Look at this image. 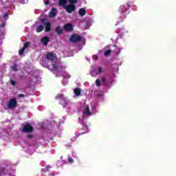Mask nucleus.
Masks as SVG:
<instances>
[{
  "label": "nucleus",
  "mask_w": 176,
  "mask_h": 176,
  "mask_svg": "<svg viewBox=\"0 0 176 176\" xmlns=\"http://www.w3.org/2000/svg\"><path fill=\"white\" fill-rule=\"evenodd\" d=\"M107 79H108V76H104L102 78V84L104 86H108V81H107Z\"/></svg>",
  "instance_id": "ddd939ff"
},
{
  "label": "nucleus",
  "mask_w": 176,
  "mask_h": 176,
  "mask_svg": "<svg viewBox=\"0 0 176 176\" xmlns=\"http://www.w3.org/2000/svg\"><path fill=\"white\" fill-rule=\"evenodd\" d=\"M69 40L72 43H78L82 41V36L78 34H74L70 36Z\"/></svg>",
  "instance_id": "f257e3e1"
},
{
  "label": "nucleus",
  "mask_w": 176,
  "mask_h": 176,
  "mask_svg": "<svg viewBox=\"0 0 176 176\" xmlns=\"http://www.w3.org/2000/svg\"><path fill=\"white\" fill-rule=\"evenodd\" d=\"M41 21L45 27V32H50L52 31V23L45 19H41Z\"/></svg>",
  "instance_id": "f03ea898"
},
{
  "label": "nucleus",
  "mask_w": 176,
  "mask_h": 176,
  "mask_svg": "<svg viewBox=\"0 0 176 176\" xmlns=\"http://www.w3.org/2000/svg\"><path fill=\"white\" fill-rule=\"evenodd\" d=\"M8 13H6V14H4V19H6V17H8Z\"/></svg>",
  "instance_id": "72a5a7b5"
},
{
  "label": "nucleus",
  "mask_w": 176,
  "mask_h": 176,
  "mask_svg": "<svg viewBox=\"0 0 176 176\" xmlns=\"http://www.w3.org/2000/svg\"><path fill=\"white\" fill-rule=\"evenodd\" d=\"M80 16H83L86 14V10L85 8H80L78 11Z\"/></svg>",
  "instance_id": "2eb2a0df"
},
{
  "label": "nucleus",
  "mask_w": 176,
  "mask_h": 176,
  "mask_svg": "<svg viewBox=\"0 0 176 176\" xmlns=\"http://www.w3.org/2000/svg\"><path fill=\"white\" fill-rule=\"evenodd\" d=\"M131 8V3H126V6H124L125 12H127V9H130Z\"/></svg>",
  "instance_id": "6ab92c4d"
},
{
  "label": "nucleus",
  "mask_w": 176,
  "mask_h": 176,
  "mask_svg": "<svg viewBox=\"0 0 176 176\" xmlns=\"http://www.w3.org/2000/svg\"><path fill=\"white\" fill-rule=\"evenodd\" d=\"M68 1L70 3V4H72V5H74V3H78V0H68Z\"/></svg>",
  "instance_id": "a878e982"
},
{
  "label": "nucleus",
  "mask_w": 176,
  "mask_h": 176,
  "mask_svg": "<svg viewBox=\"0 0 176 176\" xmlns=\"http://www.w3.org/2000/svg\"><path fill=\"white\" fill-rule=\"evenodd\" d=\"M12 71H14V72H17L19 71V69H17V64H14L12 67Z\"/></svg>",
  "instance_id": "393cba45"
},
{
  "label": "nucleus",
  "mask_w": 176,
  "mask_h": 176,
  "mask_svg": "<svg viewBox=\"0 0 176 176\" xmlns=\"http://www.w3.org/2000/svg\"><path fill=\"white\" fill-rule=\"evenodd\" d=\"M16 82L14 80H10V84L12 85V86H14L15 85H16Z\"/></svg>",
  "instance_id": "cd10ccee"
},
{
  "label": "nucleus",
  "mask_w": 176,
  "mask_h": 176,
  "mask_svg": "<svg viewBox=\"0 0 176 176\" xmlns=\"http://www.w3.org/2000/svg\"><path fill=\"white\" fill-rule=\"evenodd\" d=\"M86 115H88V116H90L91 115V112L90 111V107H89V105H87L85 107V111Z\"/></svg>",
  "instance_id": "dca6fc26"
},
{
  "label": "nucleus",
  "mask_w": 176,
  "mask_h": 176,
  "mask_svg": "<svg viewBox=\"0 0 176 176\" xmlns=\"http://www.w3.org/2000/svg\"><path fill=\"white\" fill-rule=\"evenodd\" d=\"M89 24V22H86V25Z\"/></svg>",
  "instance_id": "f704fd0d"
},
{
  "label": "nucleus",
  "mask_w": 176,
  "mask_h": 176,
  "mask_svg": "<svg viewBox=\"0 0 176 176\" xmlns=\"http://www.w3.org/2000/svg\"><path fill=\"white\" fill-rule=\"evenodd\" d=\"M17 107V100L16 98H12L10 100L8 103V108L9 109H12L13 108H16Z\"/></svg>",
  "instance_id": "7ed1b4c3"
},
{
  "label": "nucleus",
  "mask_w": 176,
  "mask_h": 176,
  "mask_svg": "<svg viewBox=\"0 0 176 176\" xmlns=\"http://www.w3.org/2000/svg\"><path fill=\"white\" fill-rule=\"evenodd\" d=\"M60 104L63 105V107H66V105H68V101H67V99L63 96V98L60 100Z\"/></svg>",
  "instance_id": "9b49d317"
},
{
  "label": "nucleus",
  "mask_w": 176,
  "mask_h": 176,
  "mask_svg": "<svg viewBox=\"0 0 176 176\" xmlns=\"http://www.w3.org/2000/svg\"><path fill=\"white\" fill-rule=\"evenodd\" d=\"M65 31L67 32H71V31H74V27L72 26V24L71 23H67L64 25L63 27Z\"/></svg>",
  "instance_id": "423d86ee"
},
{
  "label": "nucleus",
  "mask_w": 176,
  "mask_h": 176,
  "mask_svg": "<svg viewBox=\"0 0 176 176\" xmlns=\"http://www.w3.org/2000/svg\"><path fill=\"white\" fill-rule=\"evenodd\" d=\"M120 13H124V11L123 10V6H120L119 8Z\"/></svg>",
  "instance_id": "c85d7f7f"
},
{
  "label": "nucleus",
  "mask_w": 176,
  "mask_h": 176,
  "mask_svg": "<svg viewBox=\"0 0 176 176\" xmlns=\"http://www.w3.org/2000/svg\"><path fill=\"white\" fill-rule=\"evenodd\" d=\"M68 0H59L58 5L59 6H63V8L67 6V1Z\"/></svg>",
  "instance_id": "4468645a"
},
{
  "label": "nucleus",
  "mask_w": 176,
  "mask_h": 176,
  "mask_svg": "<svg viewBox=\"0 0 176 176\" xmlns=\"http://www.w3.org/2000/svg\"><path fill=\"white\" fill-rule=\"evenodd\" d=\"M74 93L75 96H76L77 97H79L82 94V91L80 90V88L77 87L74 89Z\"/></svg>",
  "instance_id": "1a4fd4ad"
},
{
  "label": "nucleus",
  "mask_w": 176,
  "mask_h": 176,
  "mask_svg": "<svg viewBox=\"0 0 176 176\" xmlns=\"http://www.w3.org/2000/svg\"><path fill=\"white\" fill-rule=\"evenodd\" d=\"M55 31H56L57 35H62V34H63V28H61L60 25H58L55 28Z\"/></svg>",
  "instance_id": "9d476101"
},
{
  "label": "nucleus",
  "mask_w": 176,
  "mask_h": 176,
  "mask_svg": "<svg viewBox=\"0 0 176 176\" xmlns=\"http://www.w3.org/2000/svg\"><path fill=\"white\" fill-rule=\"evenodd\" d=\"M43 30H45V26L40 25L36 28V32H42V31H43Z\"/></svg>",
  "instance_id": "f3484780"
},
{
  "label": "nucleus",
  "mask_w": 176,
  "mask_h": 176,
  "mask_svg": "<svg viewBox=\"0 0 176 176\" xmlns=\"http://www.w3.org/2000/svg\"><path fill=\"white\" fill-rule=\"evenodd\" d=\"M24 53H25V50L24 48H21L19 50V56H23V54H24Z\"/></svg>",
  "instance_id": "4be33fe9"
},
{
  "label": "nucleus",
  "mask_w": 176,
  "mask_h": 176,
  "mask_svg": "<svg viewBox=\"0 0 176 176\" xmlns=\"http://www.w3.org/2000/svg\"><path fill=\"white\" fill-rule=\"evenodd\" d=\"M56 14H57V10L52 8L50 12V17H56Z\"/></svg>",
  "instance_id": "f8f14e48"
},
{
  "label": "nucleus",
  "mask_w": 176,
  "mask_h": 176,
  "mask_svg": "<svg viewBox=\"0 0 176 176\" xmlns=\"http://www.w3.org/2000/svg\"><path fill=\"white\" fill-rule=\"evenodd\" d=\"M63 8L67 13H72L76 10V6H75L74 4H69L67 6H65Z\"/></svg>",
  "instance_id": "20e7f679"
},
{
  "label": "nucleus",
  "mask_w": 176,
  "mask_h": 176,
  "mask_svg": "<svg viewBox=\"0 0 176 176\" xmlns=\"http://www.w3.org/2000/svg\"><path fill=\"white\" fill-rule=\"evenodd\" d=\"M114 53H116V56L120 54V48L119 47H114L113 50Z\"/></svg>",
  "instance_id": "a211bd4d"
},
{
  "label": "nucleus",
  "mask_w": 176,
  "mask_h": 176,
  "mask_svg": "<svg viewBox=\"0 0 176 176\" xmlns=\"http://www.w3.org/2000/svg\"><path fill=\"white\" fill-rule=\"evenodd\" d=\"M30 45H31V43L26 42V43H24V45H23V48L25 49H25H27V47H28V46H30Z\"/></svg>",
  "instance_id": "b1692460"
},
{
  "label": "nucleus",
  "mask_w": 176,
  "mask_h": 176,
  "mask_svg": "<svg viewBox=\"0 0 176 176\" xmlns=\"http://www.w3.org/2000/svg\"><path fill=\"white\" fill-rule=\"evenodd\" d=\"M46 58L49 60V61H54V54L52 52H49L46 55Z\"/></svg>",
  "instance_id": "6e6552de"
},
{
  "label": "nucleus",
  "mask_w": 176,
  "mask_h": 176,
  "mask_svg": "<svg viewBox=\"0 0 176 176\" xmlns=\"http://www.w3.org/2000/svg\"><path fill=\"white\" fill-rule=\"evenodd\" d=\"M45 5H49V3H50V2L49 1V0H46V1L44 2Z\"/></svg>",
  "instance_id": "473e14b6"
},
{
  "label": "nucleus",
  "mask_w": 176,
  "mask_h": 176,
  "mask_svg": "<svg viewBox=\"0 0 176 176\" xmlns=\"http://www.w3.org/2000/svg\"><path fill=\"white\" fill-rule=\"evenodd\" d=\"M98 73L99 74H102V67H99L98 69Z\"/></svg>",
  "instance_id": "c756f323"
},
{
  "label": "nucleus",
  "mask_w": 176,
  "mask_h": 176,
  "mask_svg": "<svg viewBox=\"0 0 176 176\" xmlns=\"http://www.w3.org/2000/svg\"><path fill=\"white\" fill-rule=\"evenodd\" d=\"M111 52H112V51H111V50H107L106 52H104V56L105 57H108V56H109V54H111Z\"/></svg>",
  "instance_id": "412c9836"
},
{
  "label": "nucleus",
  "mask_w": 176,
  "mask_h": 176,
  "mask_svg": "<svg viewBox=\"0 0 176 176\" xmlns=\"http://www.w3.org/2000/svg\"><path fill=\"white\" fill-rule=\"evenodd\" d=\"M27 138H28L29 140H32L34 138V135L28 134V135H27Z\"/></svg>",
  "instance_id": "bb28decb"
},
{
  "label": "nucleus",
  "mask_w": 176,
  "mask_h": 176,
  "mask_svg": "<svg viewBox=\"0 0 176 176\" xmlns=\"http://www.w3.org/2000/svg\"><path fill=\"white\" fill-rule=\"evenodd\" d=\"M22 131L23 133H32L34 131V127L31 124H28L23 126Z\"/></svg>",
  "instance_id": "39448f33"
},
{
  "label": "nucleus",
  "mask_w": 176,
  "mask_h": 176,
  "mask_svg": "<svg viewBox=\"0 0 176 176\" xmlns=\"http://www.w3.org/2000/svg\"><path fill=\"white\" fill-rule=\"evenodd\" d=\"M50 41V39L47 36H44L41 38V43L44 45V46H47Z\"/></svg>",
  "instance_id": "0eeeda50"
},
{
  "label": "nucleus",
  "mask_w": 176,
  "mask_h": 176,
  "mask_svg": "<svg viewBox=\"0 0 176 176\" xmlns=\"http://www.w3.org/2000/svg\"><path fill=\"white\" fill-rule=\"evenodd\" d=\"M47 168H51V167H47Z\"/></svg>",
  "instance_id": "c9c22d12"
},
{
  "label": "nucleus",
  "mask_w": 176,
  "mask_h": 176,
  "mask_svg": "<svg viewBox=\"0 0 176 176\" xmlns=\"http://www.w3.org/2000/svg\"><path fill=\"white\" fill-rule=\"evenodd\" d=\"M68 162H69V163H73V162H74V159H72V158H71V157H69V158H68Z\"/></svg>",
  "instance_id": "2f4dec72"
},
{
  "label": "nucleus",
  "mask_w": 176,
  "mask_h": 176,
  "mask_svg": "<svg viewBox=\"0 0 176 176\" xmlns=\"http://www.w3.org/2000/svg\"><path fill=\"white\" fill-rule=\"evenodd\" d=\"M18 97H19V98H21L25 97V96L24 94H20L18 95Z\"/></svg>",
  "instance_id": "7c9ffc66"
},
{
  "label": "nucleus",
  "mask_w": 176,
  "mask_h": 176,
  "mask_svg": "<svg viewBox=\"0 0 176 176\" xmlns=\"http://www.w3.org/2000/svg\"><path fill=\"white\" fill-rule=\"evenodd\" d=\"M64 97V95L62 94H58L56 96V100H62V98Z\"/></svg>",
  "instance_id": "aec40b11"
},
{
  "label": "nucleus",
  "mask_w": 176,
  "mask_h": 176,
  "mask_svg": "<svg viewBox=\"0 0 176 176\" xmlns=\"http://www.w3.org/2000/svg\"><path fill=\"white\" fill-rule=\"evenodd\" d=\"M96 85L98 87H100L101 86V80L100 79H96Z\"/></svg>",
  "instance_id": "5701e85b"
}]
</instances>
